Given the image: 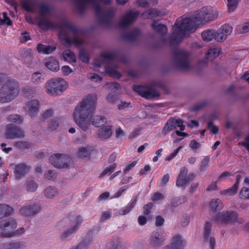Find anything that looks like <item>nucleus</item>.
<instances>
[{
    "mask_svg": "<svg viewBox=\"0 0 249 249\" xmlns=\"http://www.w3.org/2000/svg\"><path fill=\"white\" fill-rule=\"evenodd\" d=\"M218 16L217 9L212 7H204L194 14L183 15L177 20L173 27V36L177 40L182 39L188 32L214 20Z\"/></svg>",
    "mask_w": 249,
    "mask_h": 249,
    "instance_id": "nucleus-1",
    "label": "nucleus"
},
{
    "mask_svg": "<svg viewBox=\"0 0 249 249\" xmlns=\"http://www.w3.org/2000/svg\"><path fill=\"white\" fill-rule=\"evenodd\" d=\"M96 101L95 96H88L77 106L73 111L75 123L83 130H87L91 124L99 127L107 122L103 117L94 115Z\"/></svg>",
    "mask_w": 249,
    "mask_h": 249,
    "instance_id": "nucleus-2",
    "label": "nucleus"
},
{
    "mask_svg": "<svg viewBox=\"0 0 249 249\" xmlns=\"http://www.w3.org/2000/svg\"><path fill=\"white\" fill-rule=\"evenodd\" d=\"M17 222L15 219L9 218L0 222V236L3 237H10L20 234L24 231L21 228L16 229Z\"/></svg>",
    "mask_w": 249,
    "mask_h": 249,
    "instance_id": "nucleus-3",
    "label": "nucleus"
},
{
    "mask_svg": "<svg viewBox=\"0 0 249 249\" xmlns=\"http://www.w3.org/2000/svg\"><path fill=\"white\" fill-rule=\"evenodd\" d=\"M18 94V85L14 81H8L3 85L0 91V102L11 101Z\"/></svg>",
    "mask_w": 249,
    "mask_h": 249,
    "instance_id": "nucleus-4",
    "label": "nucleus"
},
{
    "mask_svg": "<svg viewBox=\"0 0 249 249\" xmlns=\"http://www.w3.org/2000/svg\"><path fill=\"white\" fill-rule=\"evenodd\" d=\"M68 88V82L61 78L52 79L46 84V92L51 95H55L61 93Z\"/></svg>",
    "mask_w": 249,
    "mask_h": 249,
    "instance_id": "nucleus-5",
    "label": "nucleus"
},
{
    "mask_svg": "<svg viewBox=\"0 0 249 249\" xmlns=\"http://www.w3.org/2000/svg\"><path fill=\"white\" fill-rule=\"evenodd\" d=\"M237 218L236 213L228 211L219 213L216 217V221L220 224H227L234 222Z\"/></svg>",
    "mask_w": 249,
    "mask_h": 249,
    "instance_id": "nucleus-6",
    "label": "nucleus"
},
{
    "mask_svg": "<svg viewBox=\"0 0 249 249\" xmlns=\"http://www.w3.org/2000/svg\"><path fill=\"white\" fill-rule=\"evenodd\" d=\"M187 173L188 171L186 169L183 168L182 169L176 181L177 186L184 187L195 178L194 174L190 173L187 175Z\"/></svg>",
    "mask_w": 249,
    "mask_h": 249,
    "instance_id": "nucleus-7",
    "label": "nucleus"
},
{
    "mask_svg": "<svg viewBox=\"0 0 249 249\" xmlns=\"http://www.w3.org/2000/svg\"><path fill=\"white\" fill-rule=\"evenodd\" d=\"M232 32V28L229 25H224L218 29L215 35V39L219 42L224 41Z\"/></svg>",
    "mask_w": 249,
    "mask_h": 249,
    "instance_id": "nucleus-8",
    "label": "nucleus"
},
{
    "mask_svg": "<svg viewBox=\"0 0 249 249\" xmlns=\"http://www.w3.org/2000/svg\"><path fill=\"white\" fill-rule=\"evenodd\" d=\"M23 136V131L13 124L8 125L5 137L6 139H15Z\"/></svg>",
    "mask_w": 249,
    "mask_h": 249,
    "instance_id": "nucleus-9",
    "label": "nucleus"
},
{
    "mask_svg": "<svg viewBox=\"0 0 249 249\" xmlns=\"http://www.w3.org/2000/svg\"><path fill=\"white\" fill-rule=\"evenodd\" d=\"M164 240L165 237L161 232L154 231L152 233L150 243L152 247L157 248L160 246Z\"/></svg>",
    "mask_w": 249,
    "mask_h": 249,
    "instance_id": "nucleus-10",
    "label": "nucleus"
},
{
    "mask_svg": "<svg viewBox=\"0 0 249 249\" xmlns=\"http://www.w3.org/2000/svg\"><path fill=\"white\" fill-rule=\"evenodd\" d=\"M66 157L60 154H54L50 157L49 160L50 162L54 166L59 168H63L66 166L65 161Z\"/></svg>",
    "mask_w": 249,
    "mask_h": 249,
    "instance_id": "nucleus-11",
    "label": "nucleus"
},
{
    "mask_svg": "<svg viewBox=\"0 0 249 249\" xmlns=\"http://www.w3.org/2000/svg\"><path fill=\"white\" fill-rule=\"evenodd\" d=\"M39 102L36 100H32L28 103L26 106V109L31 116L35 115L39 110Z\"/></svg>",
    "mask_w": 249,
    "mask_h": 249,
    "instance_id": "nucleus-12",
    "label": "nucleus"
},
{
    "mask_svg": "<svg viewBox=\"0 0 249 249\" xmlns=\"http://www.w3.org/2000/svg\"><path fill=\"white\" fill-rule=\"evenodd\" d=\"M133 89L142 97L146 99H150L153 97V95L151 93V90L147 87L140 86H134Z\"/></svg>",
    "mask_w": 249,
    "mask_h": 249,
    "instance_id": "nucleus-13",
    "label": "nucleus"
},
{
    "mask_svg": "<svg viewBox=\"0 0 249 249\" xmlns=\"http://www.w3.org/2000/svg\"><path fill=\"white\" fill-rule=\"evenodd\" d=\"M167 13L165 9L160 11L157 9H151L142 14V16L144 18H153L156 17L162 16Z\"/></svg>",
    "mask_w": 249,
    "mask_h": 249,
    "instance_id": "nucleus-14",
    "label": "nucleus"
},
{
    "mask_svg": "<svg viewBox=\"0 0 249 249\" xmlns=\"http://www.w3.org/2000/svg\"><path fill=\"white\" fill-rule=\"evenodd\" d=\"M111 134V127L109 125H107L100 128L98 135L100 139L104 140L109 138Z\"/></svg>",
    "mask_w": 249,
    "mask_h": 249,
    "instance_id": "nucleus-15",
    "label": "nucleus"
},
{
    "mask_svg": "<svg viewBox=\"0 0 249 249\" xmlns=\"http://www.w3.org/2000/svg\"><path fill=\"white\" fill-rule=\"evenodd\" d=\"M93 151V148L91 146H83L79 148L78 155L81 158H88Z\"/></svg>",
    "mask_w": 249,
    "mask_h": 249,
    "instance_id": "nucleus-16",
    "label": "nucleus"
},
{
    "mask_svg": "<svg viewBox=\"0 0 249 249\" xmlns=\"http://www.w3.org/2000/svg\"><path fill=\"white\" fill-rule=\"evenodd\" d=\"M45 65L51 71H56L59 70L58 62L52 58H49L44 61Z\"/></svg>",
    "mask_w": 249,
    "mask_h": 249,
    "instance_id": "nucleus-17",
    "label": "nucleus"
},
{
    "mask_svg": "<svg viewBox=\"0 0 249 249\" xmlns=\"http://www.w3.org/2000/svg\"><path fill=\"white\" fill-rule=\"evenodd\" d=\"M171 245L174 249H182L185 245V242L181 236L176 235L173 238Z\"/></svg>",
    "mask_w": 249,
    "mask_h": 249,
    "instance_id": "nucleus-18",
    "label": "nucleus"
},
{
    "mask_svg": "<svg viewBox=\"0 0 249 249\" xmlns=\"http://www.w3.org/2000/svg\"><path fill=\"white\" fill-rule=\"evenodd\" d=\"M15 174L17 178H19L28 170V167L24 164H19L15 166Z\"/></svg>",
    "mask_w": 249,
    "mask_h": 249,
    "instance_id": "nucleus-19",
    "label": "nucleus"
},
{
    "mask_svg": "<svg viewBox=\"0 0 249 249\" xmlns=\"http://www.w3.org/2000/svg\"><path fill=\"white\" fill-rule=\"evenodd\" d=\"M36 211L37 207L36 206H31L30 205H28L22 207L20 210V213L25 216L31 215L35 213Z\"/></svg>",
    "mask_w": 249,
    "mask_h": 249,
    "instance_id": "nucleus-20",
    "label": "nucleus"
},
{
    "mask_svg": "<svg viewBox=\"0 0 249 249\" xmlns=\"http://www.w3.org/2000/svg\"><path fill=\"white\" fill-rule=\"evenodd\" d=\"M82 220L80 217L78 216L76 218L75 221L71 223V227L68 231L63 233V235L65 237L70 233H72L76 231L79 227V225L82 222Z\"/></svg>",
    "mask_w": 249,
    "mask_h": 249,
    "instance_id": "nucleus-21",
    "label": "nucleus"
},
{
    "mask_svg": "<svg viewBox=\"0 0 249 249\" xmlns=\"http://www.w3.org/2000/svg\"><path fill=\"white\" fill-rule=\"evenodd\" d=\"M211 227V224L208 222L206 223L204 227V236L206 241H208L210 242V244L211 247L213 248L214 245L215 240L212 237H210V238L209 237L210 233Z\"/></svg>",
    "mask_w": 249,
    "mask_h": 249,
    "instance_id": "nucleus-22",
    "label": "nucleus"
},
{
    "mask_svg": "<svg viewBox=\"0 0 249 249\" xmlns=\"http://www.w3.org/2000/svg\"><path fill=\"white\" fill-rule=\"evenodd\" d=\"M55 48L51 46L44 45L42 44H39L37 46V50L40 53L44 54H49L53 52Z\"/></svg>",
    "mask_w": 249,
    "mask_h": 249,
    "instance_id": "nucleus-23",
    "label": "nucleus"
},
{
    "mask_svg": "<svg viewBox=\"0 0 249 249\" xmlns=\"http://www.w3.org/2000/svg\"><path fill=\"white\" fill-rule=\"evenodd\" d=\"M13 212V209L6 204L0 205V218L10 214Z\"/></svg>",
    "mask_w": 249,
    "mask_h": 249,
    "instance_id": "nucleus-24",
    "label": "nucleus"
},
{
    "mask_svg": "<svg viewBox=\"0 0 249 249\" xmlns=\"http://www.w3.org/2000/svg\"><path fill=\"white\" fill-rule=\"evenodd\" d=\"M241 179V176L239 175L236 176V181L234 185L231 188L225 191L228 195H233L236 194L238 188L239 182Z\"/></svg>",
    "mask_w": 249,
    "mask_h": 249,
    "instance_id": "nucleus-25",
    "label": "nucleus"
},
{
    "mask_svg": "<svg viewBox=\"0 0 249 249\" xmlns=\"http://www.w3.org/2000/svg\"><path fill=\"white\" fill-rule=\"evenodd\" d=\"M64 59L69 63L75 62L76 57L74 53L70 50H67L63 53Z\"/></svg>",
    "mask_w": 249,
    "mask_h": 249,
    "instance_id": "nucleus-26",
    "label": "nucleus"
},
{
    "mask_svg": "<svg viewBox=\"0 0 249 249\" xmlns=\"http://www.w3.org/2000/svg\"><path fill=\"white\" fill-rule=\"evenodd\" d=\"M220 50L219 49L214 48L210 49L206 53V58L208 60L212 61L218 56Z\"/></svg>",
    "mask_w": 249,
    "mask_h": 249,
    "instance_id": "nucleus-27",
    "label": "nucleus"
},
{
    "mask_svg": "<svg viewBox=\"0 0 249 249\" xmlns=\"http://www.w3.org/2000/svg\"><path fill=\"white\" fill-rule=\"evenodd\" d=\"M215 33L211 30H207L202 33V37L204 40L210 41L213 38L215 39Z\"/></svg>",
    "mask_w": 249,
    "mask_h": 249,
    "instance_id": "nucleus-28",
    "label": "nucleus"
},
{
    "mask_svg": "<svg viewBox=\"0 0 249 249\" xmlns=\"http://www.w3.org/2000/svg\"><path fill=\"white\" fill-rule=\"evenodd\" d=\"M138 13H130L127 15H126L124 18H123V23L124 24H128L129 23H130L133 20L136 18L137 17Z\"/></svg>",
    "mask_w": 249,
    "mask_h": 249,
    "instance_id": "nucleus-29",
    "label": "nucleus"
},
{
    "mask_svg": "<svg viewBox=\"0 0 249 249\" xmlns=\"http://www.w3.org/2000/svg\"><path fill=\"white\" fill-rule=\"evenodd\" d=\"M239 0H227V7L230 12H233L237 7Z\"/></svg>",
    "mask_w": 249,
    "mask_h": 249,
    "instance_id": "nucleus-30",
    "label": "nucleus"
},
{
    "mask_svg": "<svg viewBox=\"0 0 249 249\" xmlns=\"http://www.w3.org/2000/svg\"><path fill=\"white\" fill-rule=\"evenodd\" d=\"M57 194V191L54 187H50L47 188L45 191V195L48 198H53Z\"/></svg>",
    "mask_w": 249,
    "mask_h": 249,
    "instance_id": "nucleus-31",
    "label": "nucleus"
},
{
    "mask_svg": "<svg viewBox=\"0 0 249 249\" xmlns=\"http://www.w3.org/2000/svg\"><path fill=\"white\" fill-rule=\"evenodd\" d=\"M152 27L155 31L158 32L161 34H165L167 32L166 27L162 24H157L155 23L152 24Z\"/></svg>",
    "mask_w": 249,
    "mask_h": 249,
    "instance_id": "nucleus-32",
    "label": "nucleus"
},
{
    "mask_svg": "<svg viewBox=\"0 0 249 249\" xmlns=\"http://www.w3.org/2000/svg\"><path fill=\"white\" fill-rule=\"evenodd\" d=\"M25 245L21 242L11 243L7 247V249H25Z\"/></svg>",
    "mask_w": 249,
    "mask_h": 249,
    "instance_id": "nucleus-33",
    "label": "nucleus"
},
{
    "mask_svg": "<svg viewBox=\"0 0 249 249\" xmlns=\"http://www.w3.org/2000/svg\"><path fill=\"white\" fill-rule=\"evenodd\" d=\"M176 129V126L174 123V119L169 120L163 128V131L165 133Z\"/></svg>",
    "mask_w": 249,
    "mask_h": 249,
    "instance_id": "nucleus-34",
    "label": "nucleus"
},
{
    "mask_svg": "<svg viewBox=\"0 0 249 249\" xmlns=\"http://www.w3.org/2000/svg\"><path fill=\"white\" fill-rule=\"evenodd\" d=\"M116 167V164L113 163L110 166L107 167L102 173L101 176L102 177H104L107 174H110L113 172Z\"/></svg>",
    "mask_w": 249,
    "mask_h": 249,
    "instance_id": "nucleus-35",
    "label": "nucleus"
},
{
    "mask_svg": "<svg viewBox=\"0 0 249 249\" xmlns=\"http://www.w3.org/2000/svg\"><path fill=\"white\" fill-rule=\"evenodd\" d=\"M189 147L194 151L199 150L201 147V144L195 140L191 141L189 143Z\"/></svg>",
    "mask_w": 249,
    "mask_h": 249,
    "instance_id": "nucleus-36",
    "label": "nucleus"
},
{
    "mask_svg": "<svg viewBox=\"0 0 249 249\" xmlns=\"http://www.w3.org/2000/svg\"><path fill=\"white\" fill-rule=\"evenodd\" d=\"M210 207L213 210H216L221 207V202L218 199H214L212 200L210 202Z\"/></svg>",
    "mask_w": 249,
    "mask_h": 249,
    "instance_id": "nucleus-37",
    "label": "nucleus"
},
{
    "mask_svg": "<svg viewBox=\"0 0 249 249\" xmlns=\"http://www.w3.org/2000/svg\"><path fill=\"white\" fill-rule=\"evenodd\" d=\"M237 30L240 33H245L249 32V21L246 22L238 27Z\"/></svg>",
    "mask_w": 249,
    "mask_h": 249,
    "instance_id": "nucleus-38",
    "label": "nucleus"
},
{
    "mask_svg": "<svg viewBox=\"0 0 249 249\" xmlns=\"http://www.w3.org/2000/svg\"><path fill=\"white\" fill-rule=\"evenodd\" d=\"M2 15L3 19H2L0 18V24H7L8 25H11L12 22L10 19L8 17L7 13L3 12Z\"/></svg>",
    "mask_w": 249,
    "mask_h": 249,
    "instance_id": "nucleus-39",
    "label": "nucleus"
},
{
    "mask_svg": "<svg viewBox=\"0 0 249 249\" xmlns=\"http://www.w3.org/2000/svg\"><path fill=\"white\" fill-rule=\"evenodd\" d=\"M210 162V158L209 157H205L202 160L200 165V169L201 171L204 170L208 167Z\"/></svg>",
    "mask_w": 249,
    "mask_h": 249,
    "instance_id": "nucleus-40",
    "label": "nucleus"
},
{
    "mask_svg": "<svg viewBox=\"0 0 249 249\" xmlns=\"http://www.w3.org/2000/svg\"><path fill=\"white\" fill-rule=\"evenodd\" d=\"M120 242L117 239L111 241L107 243V246L109 249H117L120 246Z\"/></svg>",
    "mask_w": 249,
    "mask_h": 249,
    "instance_id": "nucleus-41",
    "label": "nucleus"
},
{
    "mask_svg": "<svg viewBox=\"0 0 249 249\" xmlns=\"http://www.w3.org/2000/svg\"><path fill=\"white\" fill-rule=\"evenodd\" d=\"M182 148V146H179L177 149H175L172 153H171L170 155L167 156L165 160L166 161H170L178 153L179 151Z\"/></svg>",
    "mask_w": 249,
    "mask_h": 249,
    "instance_id": "nucleus-42",
    "label": "nucleus"
},
{
    "mask_svg": "<svg viewBox=\"0 0 249 249\" xmlns=\"http://www.w3.org/2000/svg\"><path fill=\"white\" fill-rule=\"evenodd\" d=\"M8 119L11 122L16 123H20L22 121V118L18 115L16 114L10 115Z\"/></svg>",
    "mask_w": 249,
    "mask_h": 249,
    "instance_id": "nucleus-43",
    "label": "nucleus"
},
{
    "mask_svg": "<svg viewBox=\"0 0 249 249\" xmlns=\"http://www.w3.org/2000/svg\"><path fill=\"white\" fill-rule=\"evenodd\" d=\"M240 197L244 198H249V188H243L240 193Z\"/></svg>",
    "mask_w": 249,
    "mask_h": 249,
    "instance_id": "nucleus-44",
    "label": "nucleus"
},
{
    "mask_svg": "<svg viewBox=\"0 0 249 249\" xmlns=\"http://www.w3.org/2000/svg\"><path fill=\"white\" fill-rule=\"evenodd\" d=\"M174 123L176 126V129L179 128L180 130L183 131L185 129V126L183 124V122L179 119H174Z\"/></svg>",
    "mask_w": 249,
    "mask_h": 249,
    "instance_id": "nucleus-45",
    "label": "nucleus"
},
{
    "mask_svg": "<svg viewBox=\"0 0 249 249\" xmlns=\"http://www.w3.org/2000/svg\"><path fill=\"white\" fill-rule=\"evenodd\" d=\"M27 190L31 192H34L37 189V185L36 183L33 181H31L28 183L27 185Z\"/></svg>",
    "mask_w": 249,
    "mask_h": 249,
    "instance_id": "nucleus-46",
    "label": "nucleus"
},
{
    "mask_svg": "<svg viewBox=\"0 0 249 249\" xmlns=\"http://www.w3.org/2000/svg\"><path fill=\"white\" fill-rule=\"evenodd\" d=\"M53 112L52 110H48L44 112L42 115V120L45 121L53 116Z\"/></svg>",
    "mask_w": 249,
    "mask_h": 249,
    "instance_id": "nucleus-47",
    "label": "nucleus"
},
{
    "mask_svg": "<svg viewBox=\"0 0 249 249\" xmlns=\"http://www.w3.org/2000/svg\"><path fill=\"white\" fill-rule=\"evenodd\" d=\"M59 126V123L57 119L52 120L50 124L49 127L51 130H55Z\"/></svg>",
    "mask_w": 249,
    "mask_h": 249,
    "instance_id": "nucleus-48",
    "label": "nucleus"
},
{
    "mask_svg": "<svg viewBox=\"0 0 249 249\" xmlns=\"http://www.w3.org/2000/svg\"><path fill=\"white\" fill-rule=\"evenodd\" d=\"M169 180V174H166L163 176L160 180L159 182L160 186H163L165 185Z\"/></svg>",
    "mask_w": 249,
    "mask_h": 249,
    "instance_id": "nucleus-49",
    "label": "nucleus"
},
{
    "mask_svg": "<svg viewBox=\"0 0 249 249\" xmlns=\"http://www.w3.org/2000/svg\"><path fill=\"white\" fill-rule=\"evenodd\" d=\"M208 127L209 129L213 134H216L218 131V129L217 126L214 125L212 123H210L208 124Z\"/></svg>",
    "mask_w": 249,
    "mask_h": 249,
    "instance_id": "nucleus-50",
    "label": "nucleus"
},
{
    "mask_svg": "<svg viewBox=\"0 0 249 249\" xmlns=\"http://www.w3.org/2000/svg\"><path fill=\"white\" fill-rule=\"evenodd\" d=\"M164 198L163 196L159 193H155L152 197V200L154 201H159L162 199Z\"/></svg>",
    "mask_w": 249,
    "mask_h": 249,
    "instance_id": "nucleus-51",
    "label": "nucleus"
},
{
    "mask_svg": "<svg viewBox=\"0 0 249 249\" xmlns=\"http://www.w3.org/2000/svg\"><path fill=\"white\" fill-rule=\"evenodd\" d=\"M133 206L130 205V206H127L123 208L120 212V214H126L128 213L133 208Z\"/></svg>",
    "mask_w": 249,
    "mask_h": 249,
    "instance_id": "nucleus-52",
    "label": "nucleus"
},
{
    "mask_svg": "<svg viewBox=\"0 0 249 249\" xmlns=\"http://www.w3.org/2000/svg\"><path fill=\"white\" fill-rule=\"evenodd\" d=\"M61 70L65 75H68L72 71L71 68L68 66H64L62 67Z\"/></svg>",
    "mask_w": 249,
    "mask_h": 249,
    "instance_id": "nucleus-53",
    "label": "nucleus"
},
{
    "mask_svg": "<svg viewBox=\"0 0 249 249\" xmlns=\"http://www.w3.org/2000/svg\"><path fill=\"white\" fill-rule=\"evenodd\" d=\"M230 176V174L228 172H225L223 173L218 178V181H223L226 179L227 178Z\"/></svg>",
    "mask_w": 249,
    "mask_h": 249,
    "instance_id": "nucleus-54",
    "label": "nucleus"
},
{
    "mask_svg": "<svg viewBox=\"0 0 249 249\" xmlns=\"http://www.w3.org/2000/svg\"><path fill=\"white\" fill-rule=\"evenodd\" d=\"M86 2H98L100 4L105 3L108 4L110 3L112 0H84Z\"/></svg>",
    "mask_w": 249,
    "mask_h": 249,
    "instance_id": "nucleus-55",
    "label": "nucleus"
},
{
    "mask_svg": "<svg viewBox=\"0 0 249 249\" xmlns=\"http://www.w3.org/2000/svg\"><path fill=\"white\" fill-rule=\"evenodd\" d=\"M41 78V74L40 73L36 72H35L32 75V80L34 82H36Z\"/></svg>",
    "mask_w": 249,
    "mask_h": 249,
    "instance_id": "nucleus-56",
    "label": "nucleus"
},
{
    "mask_svg": "<svg viewBox=\"0 0 249 249\" xmlns=\"http://www.w3.org/2000/svg\"><path fill=\"white\" fill-rule=\"evenodd\" d=\"M126 189L127 188L125 187H123L121 188L116 193L113 197H119L122 195L123 193L124 192Z\"/></svg>",
    "mask_w": 249,
    "mask_h": 249,
    "instance_id": "nucleus-57",
    "label": "nucleus"
},
{
    "mask_svg": "<svg viewBox=\"0 0 249 249\" xmlns=\"http://www.w3.org/2000/svg\"><path fill=\"white\" fill-rule=\"evenodd\" d=\"M152 205L151 203H149L144 207L143 213L145 215H148L150 213V210L152 208Z\"/></svg>",
    "mask_w": 249,
    "mask_h": 249,
    "instance_id": "nucleus-58",
    "label": "nucleus"
},
{
    "mask_svg": "<svg viewBox=\"0 0 249 249\" xmlns=\"http://www.w3.org/2000/svg\"><path fill=\"white\" fill-rule=\"evenodd\" d=\"M116 136L118 138H121L124 134V131L120 128H117L115 131Z\"/></svg>",
    "mask_w": 249,
    "mask_h": 249,
    "instance_id": "nucleus-59",
    "label": "nucleus"
},
{
    "mask_svg": "<svg viewBox=\"0 0 249 249\" xmlns=\"http://www.w3.org/2000/svg\"><path fill=\"white\" fill-rule=\"evenodd\" d=\"M90 78L95 81H101L102 80L101 77L95 73L90 74Z\"/></svg>",
    "mask_w": 249,
    "mask_h": 249,
    "instance_id": "nucleus-60",
    "label": "nucleus"
},
{
    "mask_svg": "<svg viewBox=\"0 0 249 249\" xmlns=\"http://www.w3.org/2000/svg\"><path fill=\"white\" fill-rule=\"evenodd\" d=\"M164 222V219L163 218L160 216H158L156 217V225L158 226H161V225L163 224Z\"/></svg>",
    "mask_w": 249,
    "mask_h": 249,
    "instance_id": "nucleus-61",
    "label": "nucleus"
},
{
    "mask_svg": "<svg viewBox=\"0 0 249 249\" xmlns=\"http://www.w3.org/2000/svg\"><path fill=\"white\" fill-rule=\"evenodd\" d=\"M136 163H137L136 161H133L132 163H131V164L127 165V167L125 168V169L124 170V173H126L127 171H128L131 169H132L133 167H134L135 166V165L136 164Z\"/></svg>",
    "mask_w": 249,
    "mask_h": 249,
    "instance_id": "nucleus-62",
    "label": "nucleus"
},
{
    "mask_svg": "<svg viewBox=\"0 0 249 249\" xmlns=\"http://www.w3.org/2000/svg\"><path fill=\"white\" fill-rule=\"evenodd\" d=\"M138 222L139 224L141 225H143L145 224L146 222V219L143 216H140L138 218Z\"/></svg>",
    "mask_w": 249,
    "mask_h": 249,
    "instance_id": "nucleus-63",
    "label": "nucleus"
},
{
    "mask_svg": "<svg viewBox=\"0 0 249 249\" xmlns=\"http://www.w3.org/2000/svg\"><path fill=\"white\" fill-rule=\"evenodd\" d=\"M188 126L190 127L194 126H197L198 125V123L195 120H191L189 123L187 124Z\"/></svg>",
    "mask_w": 249,
    "mask_h": 249,
    "instance_id": "nucleus-64",
    "label": "nucleus"
}]
</instances>
